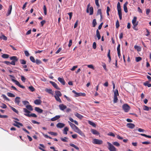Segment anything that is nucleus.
I'll use <instances>...</instances> for the list:
<instances>
[{"instance_id":"nucleus-1","label":"nucleus","mask_w":151,"mask_h":151,"mask_svg":"<svg viewBox=\"0 0 151 151\" xmlns=\"http://www.w3.org/2000/svg\"><path fill=\"white\" fill-rule=\"evenodd\" d=\"M68 123L72 129H73L75 132L78 133L80 135L83 137L85 136L84 133H83L77 127L69 121L68 122Z\"/></svg>"},{"instance_id":"nucleus-2","label":"nucleus","mask_w":151,"mask_h":151,"mask_svg":"<svg viewBox=\"0 0 151 151\" xmlns=\"http://www.w3.org/2000/svg\"><path fill=\"white\" fill-rule=\"evenodd\" d=\"M23 111L26 113L24 114V115L28 117H32L36 118L37 117V115L34 113H31L30 114H29L30 113V111L28 110L27 109L25 108L23 109Z\"/></svg>"},{"instance_id":"nucleus-3","label":"nucleus","mask_w":151,"mask_h":151,"mask_svg":"<svg viewBox=\"0 0 151 151\" xmlns=\"http://www.w3.org/2000/svg\"><path fill=\"white\" fill-rule=\"evenodd\" d=\"M108 149L110 151H117L116 149L110 143L108 142Z\"/></svg>"},{"instance_id":"nucleus-4","label":"nucleus","mask_w":151,"mask_h":151,"mask_svg":"<svg viewBox=\"0 0 151 151\" xmlns=\"http://www.w3.org/2000/svg\"><path fill=\"white\" fill-rule=\"evenodd\" d=\"M122 108L125 112H128L130 109V107L127 104H125L123 105Z\"/></svg>"},{"instance_id":"nucleus-5","label":"nucleus","mask_w":151,"mask_h":151,"mask_svg":"<svg viewBox=\"0 0 151 151\" xmlns=\"http://www.w3.org/2000/svg\"><path fill=\"white\" fill-rule=\"evenodd\" d=\"M12 80L13 82L14 83H15L16 85L18 86L19 87H20L21 88H24V89L25 88V87L24 86L22 85H21L16 80H15L14 79H12Z\"/></svg>"},{"instance_id":"nucleus-6","label":"nucleus","mask_w":151,"mask_h":151,"mask_svg":"<svg viewBox=\"0 0 151 151\" xmlns=\"http://www.w3.org/2000/svg\"><path fill=\"white\" fill-rule=\"evenodd\" d=\"M93 143L94 144L101 145L103 143V142L102 140L94 139L93 140Z\"/></svg>"},{"instance_id":"nucleus-7","label":"nucleus","mask_w":151,"mask_h":151,"mask_svg":"<svg viewBox=\"0 0 151 151\" xmlns=\"http://www.w3.org/2000/svg\"><path fill=\"white\" fill-rule=\"evenodd\" d=\"M137 17H134L132 21V23L133 26H137L138 24V22L137 21Z\"/></svg>"},{"instance_id":"nucleus-8","label":"nucleus","mask_w":151,"mask_h":151,"mask_svg":"<svg viewBox=\"0 0 151 151\" xmlns=\"http://www.w3.org/2000/svg\"><path fill=\"white\" fill-rule=\"evenodd\" d=\"M50 83L52 85V86L56 89L58 90H60V88L58 87L57 84L53 81H50Z\"/></svg>"},{"instance_id":"nucleus-9","label":"nucleus","mask_w":151,"mask_h":151,"mask_svg":"<svg viewBox=\"0 0 151 151\" xmlns=\"http://www.w3.org/2000/svg\"><path fill=\"white\" fill-rule=\"evenodd\" d=\"M14 122H15L16 124H13V125L17 127L18 128H20V126H19V125L22 127L23 126V124L21 123L15 121H14Z\"/></svg>"},{"instance_id":"nucleus-10","label":"nucleus","mask_w":151,"mask_h":151,"mask_svg":"<svg viewBox=\"0 0 151 151\" xmlns=\"http://www.w3.org/2000/svg\"><path fill=\"white\" fill-rule=\"evenodd\" d=\"M59 107L60 109L62 111H64L66 109L67 106L63 104H60L59 105Z\"/></svg>"},{"instance_id":"nucleus-11","label":"nucleus","mask_w":151,"mask_h":151,"mask_svg":"<svg viewBox=\"0 0 151 151\" xmlns=\"http://www.w3.org/2000/svg\"><path fill=\"white\" fill-rule=\"evenodd\" d=\"M12 9V5H10L9 6V9H8V10L7 11V12L6 14V16H8L9 15L11 12V11Z\"/></svg>"},{"instance_id":"nucleus-12","label":"nucleus","mask_w":151,"mask_h":151,"mask_svg":"<svg viewBox=\"0 0 151 151\" xmlns=\"http://www.w3.org/2000/svg\"><path fill=\"white\" fill-rule=\"evenodd\" d=\"M20 98L19 97H17L15 98V102L17 105H19L20 102Z\"/></svg>"},{"instance_id":"nucleus-13","label":"nucleus","mask_w":151,"mask_h":151,"mask_svg":"<svg viewBox=\"0 0 151 151\" xmlns=\"http://www.w3.org/2000/svg\"><path fill=\"white\" fill-rule=\"evenodd\" d=\"M65 126V124L62 123H58L56 125V126L58 128H62L64 127Z\"/></svg>"},{"instance_id":"nucleus-14","label":"nucleus","mask_w":151,"mask_h":151,"mask_svg":"<svg viewBox=\"0 0 151 151\" xmlns=\"http://www.w3.org/2000/svg\"><path fill=\"white\" fill-rule=\"evenodd\" d=\"M128 4V2L127 1H126L125 3L124 4L123 8L124 9L126 13H127L128 12V10L127 8V5Z\"/></svg>"},{"instance_id":"nucleus-15","label":"nucleus","mask_w":151,"mask_h":151,"mask_svg":"<svg viewBox=\"0 0 151 151\" xmlns=\"http://www.w3.org/2000/svg\"><path fill=\"white\" fill-rule=\"evenodd\" d=\"M127 126L130 129H133L135 127V125L132 123H128L127 124Z\"/></svg>"},{"instance_id":"nucleus-16","label":"nucleus","mask_w":151,"mask_h":151,"mask_svg":"<svg viewBox=\"0 0 151 151\" xmlns=\"http://www.w3.org/2000/svg\"><path fill=\"white\" fill-rule=\"evenodd\" d=\"M58 80L62 84L65 85V82L63 78L59 77L58 78Z\"/></svg>"},{"instance_id":"nucleus-17","label":"nucleus","mask_w":151,"mask_h":151,"mask_svg":"<svg viewBox=\"0 0 151 151\" xmlns=\"http://www.w3.org/2000/svg\"><path fill=\"white\" fill-rule=\"evenodd\" d=\"M91 132L93 134L95 135H99V133L96 130L92 129L91 130Z\"/></svg>"},{"instance_id":"nucleus-18","label":"nucleus","mask_w":151,"mask_h":151,"mask_svg":"<svg viewBox=\"0 0 151 151\" xmlns=\"http://www.w3.org/2000/svg\"><path fill=\"white\" fill-rule=\"evenodd\" d=\"M35 111L39 113H42L43 110L39 107H35Z\"/></svg>"},{"instance_id":"nucleus-19","label":"nucleus","mask_w":151,"mask_h":151,"mask_svg":"<svg viewBox=\"0 0 151 151\" xmlns=\"http://www.w3.org/2000/svg\"><path fill=\"white\" fill-rule=\"evenodd\" d=\"M60 117V116L59 115L56 116L55 117L51 118V120L53 121H56L59 119Z\"/></svg>"},{"instance_id":"nucleus-20","label":"nucleus","mask_w":151,"mask_h":151,"mask_svg":"<svg viewBox=\"0 0 151 151\" xmlns=\"http://www.w3.org/2000/svg\"><path fill=\"white\" fill-rule=\"evenodd\" d=\"M42 101L40 99H36L34 101V103L36 105H40L41 104Z\"/></svg>"},{"instance_id":"nucleus-21","label":"nucleus","mask_w":151,"mask_h":151,"mask_svg":"<svg viewBox=\"0 0 151 151\" xmlns=\"http://www.w3.org/2000/svg\"><path fill=\"white\" fill-rule=\"evenodd\" d=\"M100 14L101 16V19H102V15L101 9H98L97 12V15H98Z\"/></svg>"},{"instance_id":"nucleus-22","label":"nucleus","mask_w":151,"mask_h":151,"mask_svg":"<svg viewBox=\"0 0 151 151\" xmlns=\"http://www.w3.org/2000/svg\"><path fill=\"white\" fill-rule=\"evenodd\" d=\"M54 97L56 99V100L57 101L60 102V103H62V101L59 98V96H58L55 95L54 96Z\"/></svg>"},{"instance_id":"nucleus-23","label":"nucleus","mask_w":151,"mask_h":151,"mask_svg":"<svg viewBox=\"0 0 151 151\" xmlns=\"http://www.w3.org/2000/svg\"><path fill=\"white\" fill-rule=\"evenodd\" d=\"M96 35L98 38V40H99L101 38V36L100 32L98 29H97L96 31Z\"/></svg>"},{"instance_id":"nucleus-24","label":"nucleus","mask_w":151,"mask_h":151,"mask_svg":"<svg viewBox=\"0 0 151 151\" xmlns=\"http://www.w3.org/2000/svg\"><path fill=\"white\" fill-rule=\"evenodd\" d=\"M55 95L60 97L62 96V94L59 91H55Z\"/></svg>"},{"instance_id":"nucleus-25","label":"nucleus","mask_w":151,"mask_h":151,"mask_svg":"<svg viewBox=\"0 0 151 151\" xmlns=\"http://www.w3.org/2000/svg\"><path fill=\"white\" fill-rule=\"evenodd\" d=\"M86 96V94L85 93H78L77 95H76V97L79 96Z\"/></svg>"},{"instance_id":"nucleus-26","label":"nucleus","mask_w":151,"mask_h":151,"mask_svg":"<svg viewBox=\"0 0 151 151\" xmlns=\"http://www.w3.org/2000/svg\"><path fill=\"white\" fill-rule=\"evenodd\" d=\"M68 131V128L67 127H65L64 128L63 130V133L65 134H67V132Z\"/></svg>"},{"instance_id":"nucleus-27","label":"nucleus","mask_w":151,"mask_h":151,"mask_svg":"<svg viewBox=\"0 0 151 151\" xmlns=\"http://www.w3.org/2000/svg\"><path fill=\"white\" fill-rule=\"evenodd\" d=\"M10 59L11 60H15L16 61H17L18 60V59H17V57L15 56L11 57L10 58Z\"/></svg>"},{"instance_id":"nucleus-28","label":"nucleus","mask_w":151,"mask_h":151,"mask_svg":"<svg viewBox=\"0 0 151 151\" xmlns=\"http://www.w3.org/2000/svg\"><path fill=\"white\" fill-rule=\"evenodd\" d=\"M134 48L135 49L137 50L138 52L140 51L141 50V47L137 45H135L134 46Z\"/></svg>"},{"instance_id":"nucleus-29","label":"nucleus","mask_w":151,"mask_h":151,"mask_svg":"<svg viewBox=\"0 0 151 151\" xmlns=\"http://www.w3.org/2000/svg\"><path fill=\"white\" fill-rule=\"evenodd\" d=\"M113 91L114 92V96H117L119 95L118 91L117 89H116L115 91L113 90Z\"/></svg>"},{"instance_id":"nucleus-30","label":"nucleus","mask_w":151,"mask_h":151,"mask_svg":"<svg viewBox=\"0 0 151 151\" xmlns=\"http://www.w3.org/2000/svg\"><path fill=\"white\" fill-rule=\"evenodd\" d=\"M75 115L76 116L80 119H81L83 117L82 115L78 113H76L75 114Z\"/></svg>"},{"instance_id":"nucleus-31","label":"nucleus","mask_w":151,"mask_h":151,"mask_svg":"<svg viewBox=\"0 0 151 151\" xmlns=\"http://www.w3.org/2000/svg\"><path fill=\"white\" fill-rule=\"evenodd\" d=\"M1 57L4 58H7L9 57V55L7 54H4L1 55Z\"/></svg>"},{"instance_id":"nucleus-32","label":"nucleus","mask_w":151,"mask_h":151,"mask_svg":"<svg viewBox=\"0 0 151 151\" xmlns=\"http://www.w3.org/2000/svg\"><path fill=\"white\" fill-rule=\"evenodd\" d=\"M26 107L27 109L31 111H32L33 110L32 107L31 105H27Z\"/></svg>"},{"instance_id":"nucleus-33","label":"nucleus","mask_w":151,"mask_h":151,"mask_svg":"<svg viewBox=\"0 0 151 151\" xmlns=\"http://www.w3.org/2000/svg\"><path fill=\"white\" fill-rule=\"evenodd\" d=\"M117 7L118 11H121L120 4L119 2L117 3Z\"/></svg>"},{"instance_id":"nucleus-34","label":"nucleus","mask_w":151,"mask_h":151,"mask_svg":"<svg viewBox=\"0 0 151 151\" xmlns=\"http://www.w3.org/2000/svg\"><path fill=\"white\" fill-rule=\"evenodd\" d=\"M92 24L93 25V27H95L96 25L97 24V22H96V20L95 19H94L93 20Z\"/></svg>"},{"instance_id":"nucleus-35","label":"nucleus","mask_w":151,"mask_h":151,"mask_svg":"<svg viewBox=\"0 0 151 151\" xmlns=\"http://www.w3.org/2000/svg\"><path fill=\"white\" fill-rule=\"evenodd\" d=\"M45 91L47 92L48 93L50 94H52V92L51 89H48L47 88H46L45 89Z\"/></svg>"},{"instance_id":"nucleus-36","label":"nucleus","mask_w":151,"mask_h":151,"mask_svg":"<svg viewBox=\"0 0 151 151\" xmlns=\"http://www.w3.org/2000/svg\"><path fill=\"white\" fill-rule=\"evenodd\" d=\"M70 145L71 146L74 147L76 149V150H79V147H78L77 146H76L74 144H72V143H70Z\"/></svg>"},{"instance_id":"nucleus-37","label":"nucleus","mask_w":151,"mask_h":151,"mask_svg":"<svg viewBox=\"0 0 151 151\" xmlns=\"http://www.w3.org/2000/svg\"><path fill=\"white\" fill-rule=\"evenodd\" d=\"M48 133L51 134V135H54L55 136H56L58 135V134L57 133L52 132H48Z\"/></svg>"},{"instance_id":"nucleus-38","label":"nucleus","mask_w":151,"mask_h":151,"mask_svg":"<svg viewBox=\"0 0 151 151\" xmlns=\"http://www.w3.org/2000/svg\"><path fill=\"white\" fill-rule=\"evenodd\" d=\"M90 11V13L89 14L90 15H92L93 13V7H91L89 9Z\"/></svg>"},{"instance_id":"nucleus-39","label":"nucleus","mask_w":151,"mask_h":151,"mask_svg":"<svg viewBox=\"0 0 151 151\" xmlns=\"http://www.w3.org/2000/svg\"><path fill=\"white\" fill-rule=\"evenodd\" d=\"M142 59V58L140 57H136L135 58V60L137 62L141 61Z\"/></svg>"},{"instance_id":"nucleus-40","label":"nucleus","mask_w":151,"mask_h":151,"mask_svg":"<svg viewBox=\"0 0 151 151\" xmlns=\"http://www.w3.org/2000/svg\"><path fill=\"white\" fill-rule=\"evenodd\" d=\"M68 139V138L66 137H64V138L62 137L60 138L61 140L64 142H67L68 141L67 140Z\"/></svg>"},{"instance_id":"nucleus-41","label":"nucleus","mask_w":151,"mask_h":151,"mask_svg":"<svg viewBox=\"0 0 151 151\" xmlns=\"http://www.w3.org/2000/svg\"><path fill=\"white\" fill-rule=\"evenodd\" d=\"M10 107L11 108V109L15 112L17 114H18V111L16 110L15 108L12 107V106H10Z\"/></svg>"},{"instance_id":"nucleus-42","label":"nucleus","mask_w":151,"mask_h":151,"mask_svg":"<svg viewBox=\"0 0 151 151\" xmlns=\"http://www.w3.org/2000/svg\"><path fill=\"white\" fill-rule=\"evenodd\" d=\"M144 85L145 86H147L148 87H151V84H150L148 83V82L147 81L144 83Z\"/></svg>"},{"instance_id":"nucleus-43","label":"nucleus","mask_w":151,"mask_h":151,"mask_svg":"<svg viewBox=\"0 0 151 151\" xmlns=\"http://www.w3.org/2000/svg\"><path fill=\"white\" fill-rule=\"evenodd\" d=\"M7 95L9 97H14L15 96L14 94L10 93H7Z\"/></svg>"},{"instance_id":"nucleus-44","label":"nucleus","mask_w":151,"mask_h":151,"mask_svg":"<svg viewBox=\"0 0 151 151\" xmlns=\"http://www.w3.org/2000/svg\"><path fill=\"white\" fill-rule=\"evenodd\" d=\"M88 124H90V125L92 126L93 127H96V125L95 124V123H94V122H91V121H89L88 122Z\"/></svg>"},{"instance_id":"nucleus-45","label":"nucleus","mask_w":151,"mask_h":151,"mask_svg":"<svg viewBox=\"0 0 151 151\" xmlns=\"http://www.w3.org/2000/svg\"><path fill=\"white\" fill-rule=\"evenodd\" d=\"M20 61L21 64L22 65H25L26 63V61L24 60H20Z\"/></svg>"},{"instance_id":"nucleus-46","label":"nucleus","mask_w":151,"mask_h":151,"mask_svg":"<svg viewBox=\"0 0 151 151\" xmlns=\"http://www.w3.org/2000/svg\"><path fill=\"white\" fill-rule=\"evenodd\" d=\"M113 102L114 103H115L117 102L118 99L117 96H114Z\"/></svg>"},{"instance_id":"nucleus-47","label":"nucleus","mask_w":151,"mask_h":151,"mask_svg":"<svg viewBox=\"0 0 151 151\" xmlns=\"http://www.w3.org/2000/svg\"><path fill=\"white\" fill-rule=\"evenodd\" d=\"M30 60L33 63H35V60L34 57L32 56H31L30 57Z\"/></svg>"},{"instance_id":"nucleus-48","label":"nucleus","mask_w":151,"mask_h":151,"mask_svg":"<svg viewBox=\"0 0 151 151\" xmlns=\"http://www.w3.org/2000/svg\"><path fill=\"white\" fill-rule=\"evenodd\" d=\"M113 144L114 145L119 147L120 146V144L117 142H112Z\"/></svg>"},{"instance_id":"nucleus-49","label":"nucleus","mask_w":151,"mask_h":151,"mask_svg":"<svg viewBox=\"0 0 151 151\" xmlns=\"http://www.w3.org/2000/svg\"><path fill=\"white\" fill-rule=\"evenodd\" d=\"M140 135L142 136H144V137H147V138H151V136L147 135L145 134H140Z\"/></svg>"},{"instance_id":"nucleus-50","label":"nucleus","mask_w":151,"mask_h":151,"mask_svg":"<svg viewBox=\"0 0 151 151\" xmlns=\"http://www.w3.org/2000/svg\"><path fill=\"white\" fill-rule=\"evenodd\" d=\"M43 10L45 15H46L47 14V9L45 5L44 6Z\"/></svg>"},{"instance_id":"nucleus-51","label":"nucleus","mask_w":151,"mask_h":151,"mask_svg":"<svg viewBox=\"0 0 151 151\" xmlns=\"http://www.w3.org/2000/svg\"><path fill=\"white\" fill-rule=\"evenodd\" d=\"M29 90L32 92L34 91L35 90V88L32 86H30L29 87Z\"/></svg>"},{"instance_id":"nucleus-52","label":"nucleus","mask_w":151,"mask_h":151,"mask_svg":"<svg viewBox=\"0 0 151 151\" xmlns=\"http://www.w3.org/2000/svg\"><path fill=\"white\" fill-rule=\"evenodd\" d=\"M116 27L117 28H118L119 27V21H118V20H117L116 22Z\"/></svg>"},{"instance_id":"nucleus-53","label":"nucleus","mask_w":151,"mask_h":151,"mask_svg":"<svg viewBox=\"0 0 151 151\" xmlns=\"http://www.w3.org/2000/svg\"><path fill=\"white\" fill-rule=\"evenodd\" d=\"M38 65H39L42 63L41 61L39 60L36 59L35 60V62Z\"/></svg>"},{"instance_id":"nucleus-54","label":"nucleus","mask_w":151,"mask_h":151,"mask_svg":"<svg viewBox=\"0 0 151 151\" xmlns=\"http://www.w3.org/2000/svg\"><path fill=\"white\" fill-rule=\"evenodd\" d=\"M21 79L23 82H25L26 78L23 76H21Z\"/></svg>"},{"instance_id":"nucleus-55","label":"nucleus","mask_w":151,"mask_h":151,"mask_svg":"<svg viewBox=\"0 0 151 151\" xmlns=\"http://www.w3.org/2000/svg\"><path fill=\"white\" fill-rule=\"evenodd\" d=\"M67 14L69 16V19H70V20L72 18V14H73V13L72 12H69V13H68Z\"/></svg>"},{"instance_id":"nucleus-56","label":"nucleus","mask_w":151,"mask_h":151,"mask_svg":"<svg viewBox=\"0 0 151 151\" xmlns=\"http://www.w3.org/2000/svg\"><path fill=\"white\" fill-rule=\"evenodd\" d=\"M43 135L44 136V137L47 138H49L50 139H52V138L51 137L49 136L47 134H43Z\"/></svg>"},{"instance_id":"nucleus-57","label":"nucleus","mask_w":151,"mask_h":151,"mask_svg":"<svg viewBox=\"0 0 151 151\" xmlns=\"http://www.w3.org/2000/svg\"><path fill=\"white\" fill-rule=\"evenodd\" d=\"M78 68V66L77 65H75L73 66V67L70 69V70L72 71H74V70L75 69Z\"/></svg>"},{"instance_id":"nucleus-58","label":"nucleus","mask_w":151,"mask_h":151,"mask_svg":"<svg viewBox=\"0 0 151 151\" xmlns=\"http://www.w3.org/2000/svg\"><path fill=\"white\" fill-rule=\"evenodd\" d=\"M24 53L26 56L28 57L29 55V54L27 51H24Z\"/></svg>"},{"instance_id":"nucleus-59","label":"nucleus","mask_w":151,"mask_h":151,"mask_svg":"<svg viewBox=\"0 0 151 151\" xmlns=\"http://www.w3.org/2000/svg\"><path fill=\"white\" fill-rule=\"evenodd\" d=\"M46 23V21L45 20H43L41 22L40 24L41 25V26L42 27H43L44 24Z\"/></svg>"},{"instance_id":"nucleus-60","label":"nucleus","mask_w":151,"mask_h":151,"mask_svg":"<svg viewBox=\"0 0 151 151\" xmlns=\"http://www.w3.org/2000/svg\"><path fill=\"white\" fill-rule=\"evenodd\" d=\"M87 66L88 68L92 69H94V68L92 65H87Z\"/></svg>"},{"instance_id":"nucleus-61","label":"nucleus","mask_w":151,"mask_h":151,"mask_svg":"<svg viewBox=\"0 0 151 151\" xmlns=\"http://www.w3.org/2000/svg\"><path fill=\"white\" fill-rule=\"evenodd\" d=\"M99 0H95V4L98 7H99L100 6L99 3Z\"/></svg>"},{"instance_id":"nucleus-62","label":"nucleus","mask_w":151,"mask_h":151,"mask_svg":"<svg viewBox=\"0 0 151 151\" xmlns=\"http://www.w3.org/2000/svg\"><path fill=\"white\" fill-rule=\"evenodd\" d=\"M2 106H1V107L3 109H5L7 107L6 105L4 103H2Z\"/></svg>"},{"instance_id":"nucleus-63","label":"nucleus","mask_w":151,"mask_h":151,"mask_svg":"<svg viewBox=\"0 0 151 151\" xmlns=\"http://www.w3.org/2000/svg\"><path fill=\"white\" fill-rule=\"evenodd\" d=\"M93 47L94 49H95L96 47V42H93Z\"/></svg>"},{"instance_id":"nucleus-64","label":"nucleus","mask_w":151,"mask_h":151,"mask_svg":"<svg viewBox=\"0 0 151 151\" xmlns=\"http://www.w3.org/2000/svg\"><path fill=\"white\" fill-rule=\"evenodd\" d=\"M144 109L145 110L148 111L149 110V108L147 106H145Z\"/></svg>"}]
</instances>
